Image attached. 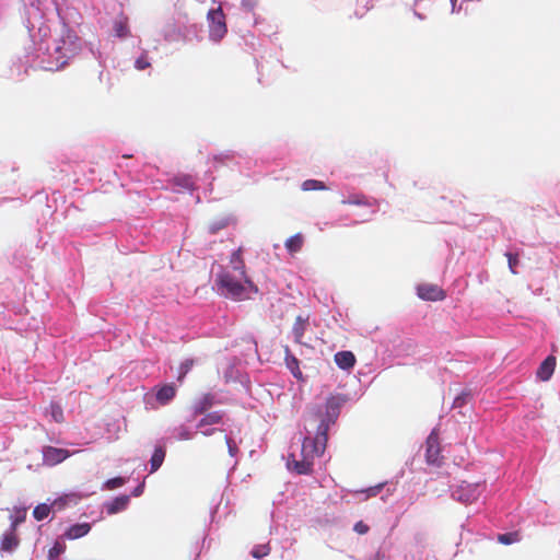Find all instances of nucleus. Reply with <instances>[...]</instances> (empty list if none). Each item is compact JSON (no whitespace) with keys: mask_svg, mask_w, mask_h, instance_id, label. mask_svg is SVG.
<instances>
[{"mask_svg":"<svg viewBox=\"0 0 560 560\" xmlns=\"http://www.w3.org/2000/svg\"><path fill=\"white\" fill-rule=\"evenodd\" d=\"M417 293L420 299L425 301H442L445 299V293L436 284H420L417 288Z\"/></svg>","mask_w":560,"mask_h":560,"instance_id":"8","label":"nucleus"},{"mask_svg":"<svg viewBox=\"0 0 560 560\" xmlns=\"http://www.w3.org/2000/svg\"><path fill=\"white\" fill-rule=\"evenodd\" d=\"M346 402V398L342 395H330L326 399L325 405V417L320 422H329L332 425L339 417L340 408Z\"/></svg>","mask_w":560,"mask_h":560,"instance_id":"5","label":"nucleus"},{"mask_svg":"<svg viewBox=\"0 0 560 560\" xmlns=\"http://www.w3.org/2000/svg\"><path fill=\"white\" fill-rule=\"evenodd\" d=\"M142 487H143V486H139L138 488H136V490H135V495H139V494L141 493V491H142Z\"/></svg>","mask_w":560,"mask_h":560,"instance_id":"41","label":"nucleus"},{"mask_svg":"<svg viewBox=\"0 0 560 560\" xmlns=\"http://www.w3.org/2000/svg\"><path fill=\"white\" fill-rule=\"evenodd\" d=\"M353 529L359 535H364L369 532L370 527L363 521H359L354 524Z\"/></svg>","mask_w":560,"mask_h":560,"instance_id":"37","label":"nucleus"},{"mask_svg":"<svg viewBox=\"0 0 560 560\" xmlns=\"http://www.w3.org/2000/svg\"><path fill=\"white\" fill-rule=\"evenodd\" d=\"M223 413L220 411H213L207 413L198 423V428L201 429L206 425L218 424L222 421Z\"/></svg>","mask_w":560,"mask_h":560,"instance_id":"23","label":"nucleus"},{"mask_svg":"<svg viewBox=\"0 0 560 560\" xmlns=\"http://www.w3.org/2000/svg\"><path fill=\"white\" fill-rule=\"evenodd\" d=\"M71 453L66 448L55 446L43 447V462L47 466H56L67 459Z\"/></svg>","mask_w":560,"mask_h":560,"instance_id":"7","label":"nucleus"},{"mask_svg":"<svg viewBox=\"0 0 560 560\" xmlns=\"http://www.w3.org/2000/svg\"><path fill=\"white\" fill-rule=\"evenodd\" d=\"M194 364H195L194 359H186L184 362L180 363V365L178 368V376H177V381L179 383H183L185 376L192 369Z\"/></svg>","mask_w":560,"mask_h":560,"instance_id":"24","label":"nucleus"},{"mask_svg":"<svg viewBox=\"0 0 560 560\" xmlns=\"http://www.w3.org/2000/svg\"><path fill=\"white\" fill-rule=\"evenodd\" d=\"M223 440L224 442L226 443L228 445V448H229V453L231 456H234L236 451H237V447H236V444L234 443V441L229 438L226 434H223Z\"/></svg>","mask_w":560,"mask_h":560,"instance_id":"36","label":"nucleus"},{"mask_svg":"<svg viewBox=\"0 0 560 560\" xmlns=\"http://www.w3.org/2000/svg\"><path fill=\"white\" fill-rule=\"evenodd\" d=\"M91 530L89 523L74 524L68 528L65 536L68 539H78L85 536Z\"/></svg>","mask_w":560,"mask_h":560,"instance_id":"17","label":"nucleus"},{"mask_svg":"<svg viewBox=\"0 0 560 560\" xmlns=\"http://www.w3.org/2000/svg\"><path fill=\"white\" fill-rule=\"evenodd\" d=\"M226 226V221H220L208 225V233L211 235L217 234L220 230Z\"/></svg>","mask_w":560,"mask_h":560,"instance_id":"33","label":"nucleus"},{"mask_svg":"<svg viewBox=\"0 0 560 560\" xmlns=\"http://www.w3.org/2000/svg\"><path fill=\"white\" fill-rule=\"evenodd\" d=\"M230 266L233 273H238L242 276L243 279H245L246 270H245V261L242 257V249L238 248L234 250L230 258Z\"/></svg>","mask_w":560,"mask_h":560,"instance_id":"12","label":"nucleus"},{"mask_svg":"<svg viewBox=\"0 0 560 560\" xmlns=\"http://www.w3.org/2000/svg\"><path fill=\"white\" fill-rule=\"evenodd\" d=\"M124 483H125V479L124 478L115 477V478L108 479L105 482V488L108 489V490H114V489H117V488L124 486Z\"/></svg>","mask_w":560,"mask_h":560,"instance_id":"30","label":"nucleus"},{"mask_svg":"<svg viewBox=\"0 0 560 560\" xmlns=\"http://www.w3.org/2000/svg\"><path fill=\"white\" fill-rule=\"evenodd\" d=\"M302 459L298 460L293 455L288 460L289 469L296 471L300 475H307L312 471L313 460L315 456L310 452H303L301 450Z\"/></svg>","mask_w":560,"mask_h":560,"instance_id":"6","label":"nucleus"},{"mask_svg":"<svg viewBox=\"0 0 560 560\" xmlns=\"http://www.w3.org/2000/svg\"><path fill=\"white\" fill-rule=\"evenodd\" d=\"M440 441L438 434L432 432L425 442V458L429 464H438L440 460Z\"/></svg>","mask_w":560,"mask_h":560,"instance_id":"9","label":"nucleus"},{"mask_svg":"<svg viewBox=\"0 0 560 560\" xmlns=\"http://www.w3.org/2000/svg\"><path fill=\"white\" fill-rule=\"evenodd\" d=\"M131 156H132V155H129V153H126L125 155H122V158H125V159H129V158H131Z\"/></svg>","mask_w":560,"mask_h":560,"instance_id":"43","label":"nucleus"},{"mask_svg":"<svg viewBox=\"0 0 560 560\" xmlns=\"http://www.w3.org/2000/svg\"><path fill=\"white\" fill-rule=\"evenodd\" d=\"M302 189L305 190V191H308V190H324V189H326V186L320 180L306 179L302 184Z\"/></svg>","mask_w":560,"mask_h":560,"instance_id":"27","label":"nucleus"},{"mask_svg":"<svg viewBox=\"0 0 560 560\" xmlns=\"http://www.w3.org/2000/svg\"><path fill=\"white\" fill-rule=\"evenodd\" d=\"M25 517H26L25 510H18L16 515L11 517L12 522H11L10 529H12V532H15L19 524H21L25 521Z\"/></svg>","mask_w":560,"mask_h":560,"instance_id":"29","label":"nucleus"},{"mask_svg":"<svg viewBox=\"0 0 560 560\" xmlns=\"http://www.w3.org/2000/svg\"><path fill=\"white\" fill-rule=\"evenodd\" d=\"M150 66H151V63L148 60L147 54H142L139 58H137V60L135 62V67L138 70H144V69L149 68Z\"/></svg>","mask_w":560,"mask_h":560,"instance_id":"31","label":"nucleus"},{"mask_svg":"<svg viewBox=\"0 0 560 560\" xmlns=\"http://www.w3.org/2000/svg\"><path fill=\"white\" fill-rule=\"evenodd\" d=\"M330 424L329 422H320L317 427V432L315 438H305L302 443V451L310 452L315 457H319L324 454L327 442H328V431Z\"/></svg>","mask_w":560,"mask_h":560,"instance_id":"2","label":"nucleus"},{"mask_svg":"<svg viewBox=\"0 0 560 560\" xmlns=\"http://www.w3.org/2000/svg\"><path fill=\"white\" fill-rule=\"evenodd\" d=\"M210 38L219 42L228 32L225 15L221 8L212 9L208 12Z\"/></svg>","mask_w":560,"mask_h":560,"instance_id":"3","label":"nucleus"},{"mask_svg":"<svg viewBox=\"0 0 560 560\" xmlns=\"http://www.w3.org/2000/svg\"><path fill=\"white\" fill-rule=\"evenodd\" d=\"M129 503L128 495H120L106 503V511L109 515L124 511Z\"/></svg>","mask_w":560,"mask_h":560,"instance_id":"16","label":"nucleus"},{"mask_svg":"<svg viewBox=\"0 0 560 560\" xmlns=\"http://www.w3.org/2000/svg\"><path fill=\"white\" fill-rule=\"evenodd\" d=\"M457 0H451L452 4L454 5Z\"/></svg>","mask_w":560,"mask_h":560,"instance_id":"44","label":"nucleus"},{"mask_svg":"<svg viewBox=\"0 0 560 560\" xmlns=\"http://www.w3.org/2000/svg\"><path fill=\"white\" fill-rule=\"evenodd\" d=\"M214 404V397L211 394H206L203 397L198 400L194 406L195 415H202Z\"/></svg>","mask_w":560,"mask_h":560,"instance_id":"20","label":"nucleus"},{"mask_svg":"<svg viewBox=\"0 0 560 560\" xmlns=\"http://www.w3.org/2000/svg\"><path fill=\"white\" fill-rule=\"evenodd\" d=\"M50 513V506L47 504H38L33 511V516L36 521H43L48 517Z\"/></svg>","mask_w":560,"mask_h":560,"instance_id":"26","label":"nucleus"},{"mask_svg":"<svg viewBox=\"0 0 560 560\" xmlns=\"http://www.w3.org/2000/svg\"><path fill=\"white\" fill-rule=\"evenodd\" d=\"M469 397H470V395L468 393H462L454 399L453 407L459 408V407L464 406L467 402Z\"/></svg>","mask_w":560,"mask_h":560,"instance_id":"34","label":"nucleus"},{"mask_svg":"<svg viewBox=\"0 0 560 560\" xmlns=\"http://www.w3.org/2000/svg\"><path fill=\"white\" fill-rule=\"evenodd\" d=\"M304 245V236L301 233H296L293 236L289 237L285 241V248L291 254L294 255L299 253Z\"/></svg>","mask_w":560,"mask_h":560,"instance_id":"18","label":"nucleus"},{"mask_svg":"<svg viewBox=\"0 0 560 560\" xmlns=\"http://www.w3.org/2000/svg\"><path fill=\"white\" fill-rule=\"evenodd\" d=\"M308 326V317H303L302 315L296 316L295 322L292 327V332L296 342H302V338L304 332Z\"/></svg>","mask_w":560,"mask_h":560,"instance_id":"15","label":"nucleus"},{"mask_svg":"<svg viewBox=\"0 0 560 560\" xmlns=\"http://www.w3.org/2000/svg\"><path fill=\"white\" fill-rule=\"evenodd\" d=\"M215 282L223 296L235 301L250 299L253 293L258 292L257 285L247 276L243 279L242 276L230 270L219 273Z\"/></svg>","mask_w":560,"mask_h":560,"instance_id":"1","label":"nucleus"},{"mask_svg":"<svg viewBox=\"0 0 560 560\" xmlns=\"http://www.w3.org/2000/svg\"><path fill=\"white\" fill-rule=\"evenodd\" d=\"M271 551V548L269 546V544H265V545H257L255 546L252 551H250V555L256 558V559H260L262 557H266L270 553Z\"/></svg>","mask_w":560,"mask_h":560,"instance_id":"28","label":"nucleus"},{"mask_svg":"<svg viewBox=\"0 0 560 560\" xmlns=\"http://www.w3.org/2000/svg\"><path fill=\"white\" fill-rule=\"evenodd\" d=\"M62 551L63 548L59 544H56L52 548L49 549V559H56Z\"/></svg>","mask_w":560,"mask_h":560,"instance_id":"38","label":"nucleus"},{"mask_svg":"<svg viewBox=\"0 0 560 560\" xmlns=\"http://www.w3.org/2000/svg\"><path fill=\"white\" fill-rule=\"evenodd\" d=\"M481 493V486L479 483H469L463 481L452 492V497L463 503H471L476 501Z\"/></svg>","mask_w":560,"mask_h":560,"instance_id":"4","label":"nucleus"},{"mask_svg":"<svg viewBox=\"0 0 560 560\" xmlns=\"http://www.w3.org/2000/svg\"><path fill=\"white\" fill-rule=\"evenodd\" d=\"M335 363L342 370H350L354 366L357 360L351 351H339L334 357Z\"/></svg>","mask_w":560,"mask_h":560,"instance_id":"14","label":"nucleus"},{"mask_svg":"<svg viewBox=\"0 0 560 560\" xmlns=\"http://www.w3.org/2000/svg\"><path fill=\"white\" fill-rule=\"evenodd\" d=\"M556 369V358L553 355H548L537 369L536 375L537 377L546 382L550 380Z\"/></svg>","mask_w":560,"mask_h":560,"instance_id":"10","label":"nucleus"},{"mask_svg":"<svg viewBox=\"0 0 560 560\" xmlns=\"http://www.w3.org/2000/svg\"><path fill=\"white\" fill-rule=\"evenodd\" d=\"M341 203L351 206L374 207L377 206V200L374 198L366 197L363 194H352L347 199H343Z\"/></svg>","mask_w":560,"mask_h":560,"instance_id":"13","label":"nucleus"},{"mask_svg":"<svg viewBox=\"0 0 560 560\" xmlns=\"http://www.w3.org/2000/svg\"><path fill=\"white\" fill-rule=\"evenodd\" d=\"M19 542L20 540L15 532H12V529H10V532L5 533L2 537L1 549L4 551H12L19 546Z\"/></svg>","mask_w":560,"mask_h":560,"instance_id":"19","label":"nucleus"},{"mask_svg":"<svg viewBox=\"0 0 560 560\" xmlns=\"http://www.w3.org/2000/svg\"><path fill=\"white\" fill-rule=\"evenodd\" d=\"M165 458V450L161 446L156 447L150 459V472H155L163 464Z\"/></svg>","mask_w":560,"mask_h":560,"instance_id":"21","label":"nucleus"},{"mask_svg":"<svg viewBox=\"0 0 560 560\" xmlns=\"http://www.w3.org/2000/svg\"><path fill=\"white\" fill-rule=\"evenodd\" d=\"M215 432L224 433V431H223V430H221V429H211V430H206V431H202L201 433H202L203 435H211V434H213V433H215Z\"/></svg>","mask_w":560,"mask_h":560,"instance_id":"40","label":"nucleus"},{"mask_svg":"<svg viewBox=\"0 0 560 560\" xmlns=\"http://www.w3.org/2000/svg\"><path fill=\"white\" fill-rule=\"evenodd\" d=\"M115 32H116L117 36L125 37L128 34V27L125 23L117 22V23H115Z\"/></svg>","mask_w":560,"mask_h":560,"instance_id":"35","label":"nucleus"},{"mask_svg":"<svg viewBox=\"0 0 560 560\" xmlns=\"http://www.w3.org/2000/svg\"><path fill=\"white\" fill-rule=\"evenodd\" d=\"M505 256L508 258L510 270L512 271V273H516L515 267L518 264V256L512 253H506Z\"/></svg>","mask_w":560,"mask_h":560,"instance_id":"32","label":"nucleus"},{"mask_svg":"<svg viewBox=\"0 0 560 560\" xmlns=\"http://www.w3.org/2000/svg\"><path fill=\"white\" fill-rule=\"evenodd\" d=\"M521 540V535L518 532H511L505 534H500L498 536V541L503 545H511Z\"/></svg>","mask_w":560,"mask_h":560,"instance_id":"25","label":"nucleus"},{"mask_svg":"<svg viewBox=\"0 0 560 560\" xmlns=\"http://www.w3.org/2000/svg\"><path fill=\"white\" fill-rule=\"evenodd\" d=\"M242 2H243V4H244L245 7H247V9H249V10H250V9H253V4H250V3H246V0H242Z\"/></svg>","mask_w":560,"mask_h":560,"instance_id":"42","label":"nucleus"},{"mask_svg":"<svg viewBox=\"0 0 560 560\" xmlns=\"http://www.w3.org/2000/svg\"><path fill=\"white\" fill-rule=\"evenodd\" d=\"M382 485H378L376 487H371L366 490L369 497H375L382 489Z\"/></svg>","mask_w":560,"mask_h":560,"instance_id":"39","label":"nucleus"},{"mask_svg":"<svg viewBox=\"0 0 560 560\" xmlns=\"http://www.w3.org/2000/svg\"><path fill=\"white\" fill-rule=\"evenodd\" d=\"M46 415H49L56 423H62L65 421L62 407L57 402H50L46 409Z\"/></svg>","mask_w":560,"mask_h":560,"instance_id":"22","label":"nucleus"},{"mask_svg":"<svg viewBox=\"0 0 560 560\" xmlns=\"http://www.w3.org/2000/svg\"><path fill=\"white\" fill-rule=\"evenodd\" d=\"M176 396V387L174 384H165L156 389V401L165 406Z\"/></svg>","mask_w":560,"mask_h":560,"instance_id":"11","label":"nucleus"}]
</instances>
